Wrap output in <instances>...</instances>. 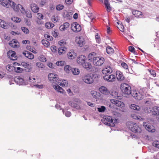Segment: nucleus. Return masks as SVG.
<instances>
[{"mask_svg": "<svg viewBox=\"0 0 159 159\" xmlns=\"http://www.w3.org/2000/svg\"><path fill=\"white\" fill-rule=\"evenodd\" d=\"M127 125L129 129L133 132L139 134L142 131L141 128L136 123L129 121L127 122Z\"/></svg>", "mask_w": 159, "mask_h": 159, "instance_id": "nucleus-1", "label": "nucleus"}, {"mask_svg": "<svg viewBox=\"0 0 159 159\" xmlns=\"http://www.w3.org/2000/svg\"><path fill=\"white\" fill-rule=\"evenodd\" d=\"M121 92L125 95H129L132 93L131 87L128 84L125 83H122L120 86Z\"/></svg>", "mask_w": 159, "mask_h": 159, "instance_id": "nucleus-2", "label": "nucleus"}, {"mask_svg": "<svg viewBox=\"0 0 159 159\" xmlns=\"http://www.w3.org/2000/svg\"><path fill=\"white\" fill-rule=\"evenodd\" d=\"M102 121L104 124L109 126L114 127L115 125V120L112 117L109 116H104Z\"/></svg>", "mask_w": 159, "mask_h": 159, "instance_id": "nucleus-3", "label": "nucleus"}, {"mask_svg": "<svg viewBox=\"0 0 159 159\" xmlns=\"http://www.w3.org/2000/svg\"><path fill=\"white\" fill-rule=\"evenodd\" d=\"M132 96L137 100H140L143 99L144 93L141 89L139 90H133L131 93Z\"/></svg>", "mask_w": 159, "mask_h": 159, "instance_id": "nucleus-4", "label": "nucleus"}, {"mask_svg": "<svg viewBox=\"0 0 159 159\" xmlns=\"http://www.w3.org/2000/svg\"><path fill=\"white\" fill-rule=\"evenodd\" d=\"M82 80L87 84H92L94 81L93 76L91 74H84L82 77Z\"/></svg>", "mask_w": 159, "mask_h": 159, "instance_id": "nucleus-5", "label": "nucleus"}, {"mask_svg": "<svg viewBox=\"0 0 159 159\" xmlns=\"http://www.w3.org/2000/svg\"><path fill=\"white\" fill-rule=\"evenodd\" d=\"M0 4L7 8H12L15 3L10 0H0Z\"/></svg>", "mask_w": 159, "mask_h": 159, "instance_id": "nucleus-6", "label": "nucleus"}, {"mask_svg": "<svg viewBox=\"0 0 159 159\" xmlns=\"http://www.w3.org/2000/svg\"><path fill=\"white\" fill-rule=\"evenodd\" d=\"M105 61L104 58L100 56L97 57L94 59L93 64L95 66H102Z\"/></svg>", "mask_w": 159, "mask_h": 159, "instance_id": "nucleus-7", "label": "nucleus"}, {"mask_svg": "<svg viewBox=\"0 0 159 159\" xmlns=\"http://www.w3.org/2000/svg\"><path fill=\"white\" fill-rule=\"evenodd\" d=\"M48 78L49 81L52 83H54L57 84L59 78L57 75L52 73H50L48 75Z\"/></svg>", "mask_w": 159, "mask_h": 159, "instance_id": "nucleus-8", "label": "nucleus"}, {"mask_svg": "<svg viewBox=\"0 0 159 159\" xmlns=\"http://www.w3.org/2000/svg\"><path fill=\"white\" fill-rule=\"evenodd\" d=\"M71 29L74 32H78L81 30V27L77 22H74L71 24Z\"/></svg>", "mask_w": 159, "mask_h": 159, "instance_id": "nucleus-9", "label": "nucleus"}, {"mask_svg": "<svg viewBox=\"0 0 159 159\" xmlns=\"http://www.w3.org/2000/svg\"><path fill=\"white\" fill-rule=\"evenodd\" d=\"M12 8L14 11L17 12L20 10L22 13L25 12V9L20 4H18L17 5L15 3V5L13 6Z\"/></svg>", "mask_w": 159, "mask_h": 159, "instance_id": "nucleus-10", "label": "nucleus"}, {"mask_svg": "<svg viewBox=\"0 0 159 159\" xmlns=\"http://www.w3.org/2000/svg\"><path fill=\"white\" fill-rule=\"evenodd\" d=\"M87 60V58L85 56L83 55L79 56L77 58V62L80 65H82L85 61Z\"/></svg>", "mask_w": 159, "mask_h": 159, "instance_id": "nucleus-11", "label": "nucleus"}, {"mask_svg": "<svg viewBox=\"0 0 159 159\" xmlns=\"http://www.w3.org/2000/svg\"><path fill=\"white\" fill-rule=\"evenodd\" d=\"M110 102L113 104L119 107H123L125 106V104L123 102L117 100L111 99Z\"/></svg>", "mask_w": 159, "mask_h": 159, "instance_id": "nucleus-12", "label": "nucleus"}, {"mask_svg": "<svg viewBox=\"0 0 159 159\" xmlns=\"http://www.w3.org/2000/svg\"><path fill=\"white\" fill-rule=\"evenodd\" d=\"M7 56L11 60H15L17 59V57L16 52L12 51H9L7 52Z\"/></svg>", "mask_w": 159, "mask_h": 159, "instance_id": "nucleus-13", "label": "nucleus"}, {"mask_svg": "<svg viewBox=\"0 0 159 159\" xmlns=\"http://www.w3.org/2000/svg\"><path fill=\"white\" fill-rule=\"evenodd\" d=\"M116 78L118 81H123L125 79V77L121 72L119 70L116 71Z\"/></svg>", "mask_w": 159, "mask_h": 159, "instance_id": "nucleus-14", "label": "nucleus"}, {"mask_svg": "<svg viewBox=\"0 0 159 159\" xmlns=\"http://www.w3.org/2000/svg\"><path fill=\"white\" fill-rule=\"evenodd\" d=\"M103 79L105 80L110 82H114L116 80L115 75L112 74L104 76H103Z\"/></svg>", "mask_w": 159, "mask_h": 159, "instance_id": "nucleus-15", "label": "nucleus"}, {"mask_svg": "<svg viewBox=\"0 0 159 159\" xmlns=\"http://www.w3.org/2000/svg\"><path fill=\"white\" fill-rule=\"evenodd\" d=\"M76 40V42L78 45L81 47L85 44V40L82 37L79 36L78 38H77Z\"/></svg>", "mask_w": 159, "mask_h": 159, "instance_id": "nucleus-16", "label": "nucleus"}, {"mask_svg": "<svg viewBox=\"0 0 159 159\" xmlns=\"http://www.w3.org/2000/svg\"><path fill=\"white\" fill-rule=\"evenodd\" d=\"M99 91L101 93L105 95H108L110 93V91L106 87L104 86H102L100 87Z\"/></svg>", "mask_w": 159, "mask_h": 159, "instance_id": "nucleus-17", "label": "nucleus"}, {"mask_svg": "<svg viewBox=\"0 0 159 159\" xmlns=\"http://www.w3.org/2000/svg\"><path fill=\"white\" fill-rule=\"evenodd\" d=\"M9 45L14 48H17L19 46V44L17 40L13 39L9 43Z\"/></svg>", "mask_w": 159, "mask_h": 159, "instance_id": "nucleus-18", "label": "nucleus"}, {"mask_svg": "<svg viewBox=\"0 0 159 159\" xmlns=\"http://www.w3.org/2000/svg\"><path fill=\"white\" fill-rule=\"evenodd\" d=\"M30 7L32 11L34 13H37L39 10V8L35 3H33L30 4Z\"/></svg>", "mask_w": 159, "mask_h": 159, "instance_id": "nucleus-19", "label": "nucleus"}, {"mask_svg": "<svg viewBox=\"0 0 159 159\" xmlns=\"http://www.w3.org/2000/svg\"><path fill=\"white\" fill-rule=\"evenodd\" d=\"M96 54L95 52H93L90 53L88 56V60L90 61H92L93 63L94 59L96 57Z\"/></svg>", "mask_w": 159, "mask_h": 159, "instance_id": "nucleus-20", "label": "nucleus"}, {"mask_svg": "<svg viewBox=\"0 0 159 159\" xmlns=\"http://www.w3.org/2000/svg\"><path fill=\"white\" fill-rule=\"evenodd\" d=\"M112 71V70L111 67L108 66H106L102 70V73L105 74H110Z\"/></svg>", "mask_w": 159, "mask_h": 159, "instance_id": "nucleus-21", "label": "nucleus"}, {"mask_svg": "<svg viewBox=\"0 0 159 159\" xmlns=\"http://www.w3.org/2000/svg\"><path fill=\"white\" fill-rule=\"evenodd\" d=\"M23 54L26 57L30 59H33L34 58V55L31 52L28 51H25L23 52Z\"/></svg>", "mask_w": 159, "mask_h": 159, "instance_id": "nucleus-22", "label": "nucleus"}, {"mask_svg": "<svg viewBox=\"0 0 159 159\" xmlns=\"http://www.w3.org/2000/svg\"><path fill=\"white\" fill-rule=\"evenodd\" d=\"M0 26L2 28L7 29L9 28L10 25L5 21L0 19Z\"/></svg>", "mask_w": 159, "mask_h": 159, "instance_id": "nucleus-23", "label": "nucleus"}, {"mask_svg": "<svg viewBox=\"0 0 159 159\" xmlns=\"http://www.w3.org/2000/svg\"><path fill=\"white\" fill-rule=\"evenodd\" d=\"M52 87L58 92L62 93H65V91L63 89L59 86L57 84L56 85H53Z\"/></svg>", "mask_w": 159, "mask_h": 159, "instance_id": "nucleus-24", "label": "nucleus"}, {"mask_svg": "<svg viewBox=\"0 0 159 159\" xmlns=\"http://www.w3.org/2000/svg\"><path fill=\"white\" fill-rule=\"evenodd\" d=\"M70 26V24L68 22H65L59 27L60 30L61 31H64L67 30Z\"/></svg>", "mask_w": 159, "mask_h": 159, "instance_id": "nucleus-25", "label": "nucleus"}, {"mask_svg": "<svg viewBox=\"0 0 159 159\" xmlns=\"http://www.w3.org/2000/svg\"><path fill=\"white\" fill-rule=\"evenodd\" d=\"M132 13L133 15L136 17L142 18L143 16L142 12L138 10H133Z\"/></svg>", "mask_w": 159, "mask_h": 159, "instance_id": "nucleus-26", "label": "nucleus"}, {"mask_svg": "<svg viewBox=\"0 0 159 159\" xmlns=\"http://www.w3.org/2000/svg\"><path fill=\"white\" fill-rule=\"evenodd\" d=\"M15 80L16 82L19 85H23L25 84L24 80L20 76H17L15 78Z\"/></svg>", "mask_w": 159, "mask_h": 159, "instance_id": "nucleus-27", "label": "nucleus"}, {"mask_svg": "<svg viewBox=\"0 0 159 159\" xmlns=\"http://www.w3.org/2000/svg\"><path fill=\"white\" fill-rule=\"evenodd\" d=\"M81 65L84 69L86 70H89L92 67L91 64L89 62L86 61H85V62H84Z\"/></svg>", "mask_w": 159, "mask_h": 159, "instance_id": "nucleus-28", "label": "nucleus"}, {"mask_svg": "<svg viewBox=\"0 0 159 159\" xmlns=\"http://www.w3.org/2000/svg\"><path fill=\"white\" fill-rule=\"evenodd\" d=\"M76 56V54L72 51L69 52L67 54L68 57L70 59H74Z\"/></svg>", "mask_w": 159, "mask_h": 159, "instance_id": "nucleus-29", "label": "nucleus"}, {"mask_svg": "<svg viewBox=\"0 0 159 159\" xmlns=\"http://www.w3.org/2000/svg\"><path fill=\"white\" fill-rule=\"evenodd\" d=\"M145 127L146 129L149 132H154L155 131V128L153 125H145Z\"/></svg>", "mask_w": 159, "mask_h": 159, "instance_id": "nucleus-30", "label": "nucleus"}, {"mask_svg": "<svg viewBox=\"0 0 159 159\" xmlns=\"http://www.w3.org/2000/svg\"><path fill=\"white\" fill-rule=\"evenodd\" d=\"M21 64L25 68H27V71L29 72L30 71L32 67L31 65L25 62H22L21 63Z\"/></svg>", "mask_w": 159, "mask_h": 159, "instance_id": "nucleus-31", "label": "nucleus"}, {"mask_svg": "<svg viewBox=\"0 0 159 159\" xmlns=\"http://www.w3.org/2000/svg\"><path fill=\"white\" fill-rule=\"evenodd\" d=\"M152 114L154 115H159V107H153Z\"/></svg>", "mask_w": 159, "mask_h": 159, "instance_id": "nucleus-32", "label": "nucleus"}, {"mask_svg": "<svg viewBox=\"0 0 159 159\" xmlns=\"http://www.w3.org/2000/svg\"><path fill=\"white\" fill-rule=\"evenodd\" d=\"M131 117L133 119L139 120H143V119L141 117L137 115L136 114L133 113L131 115Z\"/></svg>", "mask_w": 159, "mask_h": 159, "instance_id": "nucleus-33", "label": "nucleus"}, {"mask_svg": "<svg viewBox=\"0 0 159 159\" xmlns=\"http://www.w3.org/2000/svg\"><path fill=\"white\" fill-rule=\"evenodd\" d=\"M72 68L70 65H66L64 68V71L67 73H69L71 71Z\"/></svg>", "mask_w": 159, "mask_h": 159, "instance_id": "nucleus-34", "label": "nucleus"}, {"mask_svg": "<svg viewBox=\"0 0 159 159\" xmlns=\"http://www.w3.org/2000/svg\"><path fill=\"white\" fill-rule=\"evenodd\" d=\"M54 26V24L50 22H47L45 24V27L48 29H51Z\"/></svg>", "mask_w": 159, "mask_h": 159, "instance_id": "nucleus-35", "label": "nucleus"}, {"mask_svg": "<svg viewBox=\"0 0 159 159\" xmlns=\"http://www.w3.org/2000/svg\"><path fill=\"white\" fill-rule=\"evenodd\" d=\"M66 48L65 47H61L59 48L58 49V52L60 55L66 52L65 50Z\"/></svg>", "mask_w": 159, "mask_h": 159, "instance_id": "nucleus-36", "label": "nucleus"}, {"mask_svg": "<svg viewBox=\"0 0 159 159\" xmlns=\"http://www.w3.org/2000/svg\"><path fill=\"white\" fill-rule=\"evenodd\" d=\"M52 20L53 22H57L59 20V18L57 15H54L52 17Z\"/></svg>", "mask_w": 159, "mask_h": 159, "instance_id": "nucleus-37", "label": "nucleus"}, {"mask_svg": "<svg viewBox=\"0 0 159 159\" xmlns=\"http://www.w3.org/2000/svg\"><path fill=\"white\" fill-rule=\"evenodd\" d=\"M106 50L107 53L108 54H112L114 52L113 49L110 46L107 47Z\"/></svg>", "mask_w": 159, "mask_h": 159, "instance_id": "nucleus-38", "label": "nucleus"}, {"mask_svg": "<svg viewBox=\"0 0 159 159\" xmlns=\"http://www.w3.org/2000/svg\"><path fill=\"white\" fill-rule=\"evenodd\" d=\"M130 108L133 110L139 111L140 109V107L138 105L134 104H132L130 106Z\"/></svg>", "mask_w": 159, "mask_h": 159, "instance_id": "nucleus-39", "label": "nucleus"}, {"mask_svg": "<svg viewBox=\"0 0 159 159\" xmlns=\"http://www.w3.org/2000/svg\"><path fill=\"white\" fill-rule=\"evenodd\" d=\"M71 72L74 75H78L80 73L79 69L76 68H72Z\"/></svg>", "mask_w": 159, "mask_h": 159, "instance_id": "nucleus-40", "label": "nucleus"}, {"mask_svg": "<svg viewBox=\"0 0 159 159\" xmlns=\"http://www.w3.org/2000/svg\"><path fill=\"white\" fill-rule=\"evenodd\" d=\"M61 86L63 87H66L68 86V83L67 81L62 80L59 84Z\"/></svg>", "mask_w": 159, "mask_h": 159, "instance_id": "nucleus-41", "label": "nucleus"}, {"mask_svg": "<svg viewBox=\"0 0 159 159\" xmlns=\"http://www.w3.org/2000/svg\"><path fill=\"white\" fill-rule=\"evenodd\" d=\"M42 44L44 45V46L47 47H48L50 45V43L46 39H43L42 41Z\"/></svg>", "mask_w": 159, "mask_h": 159, "instance_id": "nucleus-42", "label": "nucleus"}, {"mask_svg": "<svg viewBox=\"0 0 159 159\" xmlns=\"http://www.w3.org/2000/svg\"><path fill=\"white\" fill-rule=\"evenodd\" d=\"M110 94L113 98H116L118 97V92L114 91H111V93H110Z\"/></svg>", "mask_w": 159, "mask_h": 159, "instance_id": "nucleus-43", "label": "nucleus"}, {"mask_svg": "<svg viewBox=\"0 0 159 159\" xmlns=\"http://www.w3.org/2000/svg\"><path fill=\"white\" fill-rule=\"evenodd\" d=\"M22 13L25 14L26 16L29 18H30L32 17L31 13L30 11H26L25 10V12Z\"/></svg>", "mask_w": 159, "mask_h": 159, "instance_id": "nucleus-44", "label": "nucleus"}, {"mask_svg": "<svg viewBox=\"0 0 159 159\" xmlns=\"http://www.w3.org/2000/svg\"><path fill=\"white\" fill-rule=\"evenodd\" d=\"M56 64L58 66H62L66 64V63L64 61H61L57 62Z\"/></svg>", "mask_w": 159, "mask_h": 159, "instance_id": "nucleus-45", "label": "nucleus"}, {"mask_svg": "<svg viewBox=\"0 0 159 159\" xmlns=\"http://www.w3.org/2000/svg\"><path fill=\"white\" fill-rule=\"evenodd\" d=\"M39 58L41 61L43 62H45L47 61L46 58L43 55L40 56Z\"/></svg>", "mask_w": 159, "mask_h": 159, "instance_id": "nucleus-46", "label": "nucleus"}, {"mask_svg": "<svg viewBox=\"0 0 159 159\" xmlns=\"http://www.w3.org/2000/svg\"><path fill=\"white\" fill-rule=\"evenodd\" d=\"M21 29L25 34H28L29 33V30L27 28L25 27H22L21 28Z\"/></svg>", "mask_w": 159, "mask_h": 159, "instance_id": "nucleus-47", "label": "nucleus"}, {"mask_svg": "<svg viewBox=\"0 0 159 159\" xmlns=\"http://www.w3.org/2000/svg\"><path fill=\"white\" fill-rule=\"evenodd\" d=\"M98 111L100 112H104L106 109V108L104 106H101L100 107L97 108Z\"/></svg>", "mask_w": 159, "mask_h": 159, "instance_id": "nucleus-48", "label": "nucleus"}, {"mask_svg": "<svg viewBox=\"0 0 159 159\" xmlns=\"http://www.w3.org/2000/svg\"><path fill=\"white\" fill-rule=\"evenodd\" d=\"M11 20L13 21L16 23L20 22L21 20V19L20 18L17 17H13L11 18Z\"/></svg>", "mask_w": 159, "mask_h": 159, "instance_id": "nucleus-49", "label": "nucleus"}, {"mask_svg": "<svg viewBox=\"0 0 159 159\" xmlns=\"http://www.w3.org/2000/svg\"><path fill=\"white\" fill-rule=\"evenodd\" d=\"M91 94L93 98L97 99L98 98V95L97 92L94 91H92L91 92Z\"/></svg>", "mask_w": 159, "mask_h": 159, "instance_id": "nucleus-50", "label": "nucleus"}, {"mask_svg": "<svg viewBox=\"0 0 159 159\" xmlns=\"http://www.w3.org/2000/svg\"><path fill=\"white\" fill-rule=\"evenodd\" d=\"M153 146L159 149V141H155L153 142Z\"/></svg>", "mask_w": 159, "mask_h": 159, "instance_id": "nucleus-51", "label": "nucleus"}, {"mask_svg": "<svg viewBox=\"0 0 159 159\" xmlns=\"http://www.w3.org/2000/svg\"><path fill=\"white\" fill-rule=\"evenodd\" d=\"M44 36L45 39H47L48 40L51 41L53 40L52 37L47 34H45Z\"/></svg>", "mask_w": 159, "mask_h": 159, "instance_id": "nucleus-52", "label": "nucleus"}, {"mask_svg": "<svg viewBox=\"0 0 159 159\" xmlns=\"http://www.w3.org/2000/svg\"><path fill=\"white\" fill-rule=\"evenodd\" d=\"M63 5H62L59 4L56 7V9L57 10L60 11L62 10L64 8Z\"/></svg>", "mask_w": 159, "mask_h": 159, "instance_id": "nucleus-53", "label": "nucleus"}, {"mask_svg": "<svg viewBox=\"0 0 159 159\" xmlns=\"http://www.w3.org/2000/svg\"><path fill=\"white\" fill-rule=\"evenodd\" d=\"M121 66L125 69L128 70V66L125 63L123 62L121 63Z\"/></svg>", "mask_w": 159, "mask_h": 159, "instance_id": "nucleus-54", "label": "nucleus"}, {"mask_svg": "<svg viewBox=\"0 0 159 159\" xmlns=\"http://www.w3.org/2000/svg\"><path fill=\"white\" fill-rule=\"evenodd\" d=\"M36 66L39 68H43L44 67V65L42 63L39 62H37Z\"/></svg>", "mask_w": 159, "mask_h": 159, "instance_id": "nucleus-55", "label": "nucleus"}, {"mask_svg": "<svg viewBox=\"0 0 159 159\" xmlns=\"http://www.w3.org/2000/svg\"><path fill=\"white\" fill-rule=\"evenodd\" d=\"M37 17L38 19L42 20L43 19V15L41 13H38L37 14Z\"/></svg>", "mask_w": 159, "mask_h": 159, "instance_id": "nucleus-56", "label": "nucleus"}, {"mask_svg": "<svg viewBox=\"0 0 159 159\" xmlns=\"http://www.w3.org/2000/svg\"><path fill=\"white\" fill-rule=\"evenodd\" d=\"M13 66H11L10 65H8L6 66V69L8 71L11 72L12 70Z\"/></svg>", "mask_w": 159, "mask_h": 159, "instance_id": "nucleus-57", "label": "nucleus"}, {"mask_svg": "<svg viewBox=\"0 0 159 159\" xmlns=\"http://www.w3.org/2000/svg\"><path fill=\"white\" fill-rule=\"evenodd\" d=\"M58 44L61 46L64 45L66 44V43L64 40L62 39L59 41Z\"/></svg>", "mask_w": 159, "mask_h": 159, "instance_id": "nucleus-58", "label": "nucleus"}, {"mask_svg": "<svg viewBox=\"0 0 159 159\" xmlns=\"http://www.w3.org/2000/svg\"><path fill=\"white\" fill-rule=\"evenodd\" d=\"M95 38L97 43H100L101 40L100 39V36L98 35V34H97L95 35Z\"/></svg>", "mask_w": 159, "mask_h": 159, "instance_id": "nucleus-59", "label": "nucleus"}, {"mask_svg": "<svg viewBox=\"0 0 159 159\" xmlns=\"http://www.w3.org/2000/svg\"><path fill=\"white\" fill-rule=\"evenodd\" d=\"M29 81L30 82L32 83H35L36 81H35V79L33 77H30L29 78Z\"/></svg>", "mask_w": 159, "mask_h": 159, "instance_id": "nucleus-60", "label": "nucleus"}, {"mask_svg": "<svg viewBox=\"0 0 159 159\" xmlns=\"http://www.w3.org/2000/svg\"><path fill=\"white\" fill-rule=\"evenodd\" d=\"M15 71L17 73H20L23 70V69L20 67H17L15 68Z\"/></svg>", "mask_w": 159, "mask_h": 159, "instance_id": "nucleus-61", "label": "nucleus"}, {"mask_svg": "<svg viewBox=\"0 0 159 159\" xmlns=\"http://www.w3.org/2000/svg\"><path fill=\"white\" fill-rule=\"evenodd\" d=\"M149 71L151 74L152 75L153 77H155L156 75V73L155 71L154 70H149Z\"/></svg>", "mask_w": 159, "mask_h": 159, "instance_id": "nucleus-62", "label": "nucleus"}, {"mask_svg": "<svg viewBox=\"0 0 159 159\" xmlns=\"http://www.w3.org/2000/svg\"><path fill=\"white\" fill-rule=\"evenodd\" d=\"M129 50L131 52H134L135 48H134L133 47L131 46H129V47L128 48Z\"/></svg>", "mask_w": 159, "mask_h": 159, "instance_id": "nucleus-63", "label": "nucleus"}, {"mask_svg": "<svg viewBox=\"0 0 159 159\" xmlns=\"http://www.w3.org/2000/svg\"><path fill=\"white\" fill-rule=\"evenodd\" d=\"M51 49L53 52H55L57 51V47L56 46H52L51 47Z\"/></svg>", "mask_w": 159, "mask_h": 159, "instance_id": "nucleus-64", "label": "nucleus"}]
</instances>
